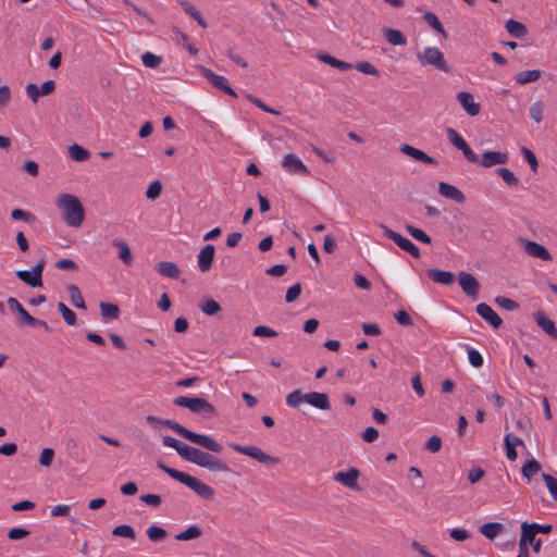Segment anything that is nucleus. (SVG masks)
I'll return each instance as SVG.
<instances>
[{"mask_svg": "<svg viewBox=\"0 0 557 557\" xmlns=\"http://www.w3.org/2000/svg\"><path fill=\"white\" fill-rule=\"evenodd\" d=\"M69 153L74 161L78 162L86 161L90 156L87 149L77 144H73L72 146H70Z\"/></svg>", "mask_w": 557, "mask_h": 557, "instance_id": "4c0bfd02", "label": "nucleus"}, {"mask_svg": "<svg viewBox=\"0 0 557 557\" xmlns=\"http://www.w3.org/2000/svg\"><path fill=\"white\" fill-rule=\"evenodd\" d=\"M146 533H147L149 540L152 542H161L165 539V536L168 534L163 528L158 527V525L149 527L147 529Z\"/></svg>", "mask_w": 557, "mask_h": 557, "instance_id": "de8ad7c7", "label": "nucleus"}, {"mask_svg": "<svg viewBox=\"0 0 557 557\" xmlns=\"http://www.w3.org/2000/svg\"><path fill=\"white\" fill-rule=\"evenodd\" d=\"M423 20L437 33H440L444 38H447V33L444 29L438 17L432 12H425L423 15Z\"/></svg>", "mask_w": 557, "mask_h": 557, "instance_id": "e433bc0d", "label": "nucleus"}, {"mask_svg": "<svg viewBox=\"0 0 557 557\" xmlns=\"http://www.w3.org/2000/svg\"><path fill=\"white\" fill-rule=\"evenodd\" d=\"M417 59L422 66H433L444 73L450 72L444 53L437 47H426L423 51L417 52Z\"/></svg>", "mask_w": 557, "mask_h": 557, "instance_id": "20e7f679", "label": "nucleus"}, {"mask_svg": "<svg viewBox=\"0 0 557 557\" xmlns=\"http://www.w3.org/2000/svg\"><path fill=\"white\" fill-rule=\"evenodd\" d=\"M141 61L146 67L156 69L161 64L162 58L152 52H146L143 54Z\"/></svg>", "mask_w": 557, "mask_h": 557, "instance_id": "8fccbe9b", "label": "nucleus"}, {"mask_svg": "<svg viewBox=\"0 0 557 557\" xmlns=\"http://www.w3.org/2000/svg\"><path fill=\"white\" fill-rule=\"evenodd\" d=\"M496 173L503 178V181L510 187H515L519 185L518 177L507 168H499L496 170Z\"/></svg>", "mask_w": 557, "mask_h": 557, "instance_id": "a19ab883", "label": "nucleus"}, {"mask_svg": "<svg viewBox=\"0 0 557 557\" xmlns=\"http://www.w3.org/2000/svg\"><path fill=\"white\" fill-rule=\"evenodd\" d=\"M112 245L119 249V257L123 261V263L126 265L132 264L133 255L126 242L122 239H114L112 242Z\"/></svg>", "mask_w": 557, "mask_h": 557, "instance_id": "c756f323", "label": "nucleus"}, {"mask_svg": "<svg viewBox=\"0 0 557 557\" xmlns=\"http://www.w3.org/2000/svg\"><path fill=\"white\" fill-rule=\"evenodd\" d=\"M458 281L462 292L468 297L475 300L479 296L480 290L479 281L472 274L467 272H460Z\"/></svg>", "mask_w": 557, "mask_h": 557, "instance_id": "9d476101", "label": "nucleus"}, {"mask_svg": "<svg viewBox=\"0 0 557 557\" xmlns=\"http://www.w3.org/2000/svg\"><path fill=\"white\" fill-rule=\"evenodd\" d=\"M300 294H301V285H300V283H296L287 289L286 295H285V301L288 304L294 302L295 300H297L299 298Z\"/></svg>", "mask_w": 557, "mask_h": 557, "instance_id": "bf43d9fd", "label": "nucleus"}, {"mask_svg": "<svg viewBox=\"0 0 557 557\" xmlns=\"http://www.w3.org/2000/svg\"><path fill=\"white\" fill-rule=\"evenodd\" d=\"M441 447H442V438L437 435L431 436L425 444V449H428L431 453L440 451Z\"/></svg>", "mask_w": 557, "mask_h": 557, "instance_id": "0e129e2a", "label": "nucleus"}, {"mask_svg": "<svg viewBox=\"0 0 557 557\" xmlns=\"http://www.w3.org/2000/svg\"><path fill=\"white\" fill-rule=\"evenodd\" d=\"M58 309L67 325L76 324L77 318H76L75 312L73 310H71L64 302L60 301L58 304Z\"/></svg>", "mask_w": 557, "mask_h": 557, "instance_id": "79ce46f5", "label": "nucleus"}, {"mask_svg": "<svg viewBox=\"0 0 557 557\" xmlns=\"http://www.w3.org/2000/svg\"><path fill=\"white\" fill-rule=\"evenodd\" d=\"M505 27L510 36L518 39L524 38L529 33L528 27L523 23L515 21L512 18L506 22Z\"/></svg>", "mask_w": 557, "mask_h": 557, "instance_id": "a878e982", "label": "nucleus"}, {"mask_svg": "<svg viewBox=\"0 0 557 557\" xmlns=\"http://www.w3.org/2000/svg\"><path fill=\"white\" fill-rule=\"evenodd\" d=\"M535 530L532 528V524L529 522H522L521 523V537L519 543L522 545H530L533 544L535 536H536Z\"/></svg>", "mask_w": 557, "mask_h": 557, "instance_id": "c9c22d12", "label": "nucleus"}, {"mask_svg": "<svg viewBox=\"0 0 557 557\" xmlns=\"http://www.w3.org/2000/svg\"><path fill=\"white\" fill-rule=\"evenodd\" d=\"M230 447L234 449L236 453L246 455L250 458H253L255 460L259 461L260 463L268 465V466H274L280 463L278 457H273L268 454H265L263 450H261L258 446L250 445V446H243L239 444H230Z\"/></svg>", "mask_w": 557, "mask_h": 557, "instance_id": "423d86ee", "label": "nucleus"}, {"mask_svg": "<svg viewBox=\"0 0 557 557\" xmlns=\"http://www.w3.org/2000/svg\"><path fill=\"white\" fill-rule=\"evenodd\" d=\"M10 216L15 221H24L30 224L35 223L37 220L33 213L24 211L22 209H13L10 213Z\"/></svg>", "mask_w": 557, "mask_h": 557, "instance_id": "49530a36", "label": "nucleus"}, {"mask_svg": "<svg viewBox=\"0 0 557 557\" xmlns=\"http://www.w3.org/2000/svg\"><path fill=\"white\" fill-rule=\"evenodd\" d=\"M162 191V184L160 181L152 182L147 190H146V197L150 200L157 199Z\"/></svg>", "mask_w": 557, "mask_h": 557, "instance_id": "4d7b16f0", "label": "nucleus"}, {"mask_svg": "<svg viewBox=\"0 0 557 557\" xmlns=\"http://www.w3.org/2000/svg\"><path fill=\"white\" fill-rule=\"evenodd\" d=\"M318 59L320 61L324 62L325 64H329L332 67L338 69L341 71H348V70L352 69V64L351 63L338 60V59L334 58L333 55H331L329 53H324V52L323 53H319L318 54Z\"/></svg>", "mask_w": 557, "mask_h": 557, "instance_id": "bb28decb", "label": "nucleus"}, {"mask_svg": "<svg viewBox=\"0 0 557 557\" xmlns=\"http://www.w3.org/2000/svg\"><path fill=\"white\" fill-rule=\"evenodd\" d=\"M8 306H9V309L11 311H15L18 313V320H17V324L18 325H30V323H35L34 322V317L30 315L25 309L24 307L21 305V302L15 298V297H9L8 300Z\"/></svg>", "mask_w": 557, "mask_h": 557, "instance_id": "f3484780", "label": "nucleus"}, {"mask_svg": "<svg viewBox=\"0 0 557 557\" xmlns=\"http://www.w3.org/2000/svg\"><path fill=\"white\" fill-rule=\"evenodd\" d=\"M446 134H447V137H448L450 144L454 147H456L458 150H460V148H463V146H466V144H467L466 140L454 128L448 127L446 129Z\"/></svg>", "mask_w": 557, "mask_h": 557, "instance_id": "3c124183", "label": "nucleus"}, {"mask_svg": "<svg viewBox=\"0 0 557 557\" xmlns=\"http://www.w3.org/2000/svg\"><path fill=\"white\" fill-rule=\"evenodd\" d=\"M384 37L393 46H403L407 42L405 35L398 29L385 28Z\"/></svg>", "mask_w": 557, "mask_h": 557, "instance_id": "2f4dec72", "label": "nucleus"}, {"mask_svg": "<svg viewBox=\"0 0 557 557\" xmlns=\"http://www.w3.org/2000/svg\"><path fill=\"white\" fill-rule=\"evenodd\" d=\"M246 99L248 101H250L251 103H253L256 107H258L259 109H261L262 111L267 112V113H270V114H273V115H280L281 112L273 109V108H270L269 106H267L261 99H259L258 97H256L255 95L252 94H246L245 95Z\"/></svg>", "mask_w": 557, "mask_h": 557, "instance_id": "37998d69", "label": "nucleus"}, {"mask_svg": "<svg viewBox=\"0 0 557 557\" xmlns=\"http://www.w3.org/2000/svg\"><path fill=\"white\" fill-rule=\"evenodd\" d=\"M541 471V465L540 462L531 458L528 460L521 468L522 475L528 480L531 481V479Z\"/></svg>", "mask_w": 557, "mask_h": 557, "instance_id": "f704fd0d", "label": "nucleus"}, {"mask_svg": "<svg viewBox=\"0 0 557 557\" xmlns=\"http://www.w3.org/2000/svg\"><path fill=\"white\" fill-rule=\"evenodd\" d=\"M509 156L507 152L500 151H485L479 163L483 168H491L496 164H505L508 162Z\"/></svg>", "mask_w": 557, "mask_h": 557, "instance_id": "dca6fc26", "label": "nucleus"}, {"mask_svg": "<svg viewBox=\"0 0 557 557\" xmlns=\"http://www.w3.org/2000/svg\"><path fill=\"white\" fill-rule=\"evenodd\" d=\"M180 4L184 12L188 14L191 18H194L200 27L207 28V22L202 18L201 14L194 4H191L187 0L181 1Z\"/></svg>", "mask_w": 557, "mask_h": 557, "instance_id": "cd10ccee", "label": "nucleus"}, {"mask_svg": "<svg viewBox=\"0 0 557 557\" xmlns=\"http://www.w3.org/2000/svg\"><path fill=\"white\" fill-rule=\"evenodd\" d=\"M457 99L462 109L470 115L475 116L480 113V103L474 101L473 96L467 91H460L457 94Z\"/></svg>", "mask_w": 557, "mask_h": 557, "instance_id": "a211bd4d", "label": "nucleus"}, {"mask_svg": "<svg viewBox=\"0 0 557 557\" xmlns=\"http://www.w3.org/2000/svg\"><path fill=\"white\" fill-rule=\"evenodd\" d=\"M361 437L367 443H373L379 437V431L373 426H368L361 434Z\"/></svg>", "mask_w": 557, "mask_h": 557, "instance_id": "774afa93", "label": "nucleus"}, {"mask_svg": "<svg viewBox=\"0 0 557 557\" xmlns=\"http://www.w3.org/2000/svg\"><path fill=\"white\" fill-rule=\"evenodd\" d=\"M399 150L405 153L406 156H409L411 157L412 159L417 160V161H420V162H423V163H426V164H431V165H437V160L431 156H429L428 153H425L424 151L416 148V147H412L408 144H403L400 147H399Z\"/></svg>", "mask_w": 557, "mask_h": 557, "instance_id": "2eb2a0df", "label": "nucleus"}, {"mask_svg": "<svg viewBox=\"0 0 557 557\" xmlns=\"http://www.w3.org/2000/svg\"><path fill=\"white\" fill-rule=\"evenodd\" d=\"M542 479L553 499L557 502V479L547 473H542Z\"/></svg>", "mask_w": 557, "mask_h": 557, "instance_id": "603ef678", "label": "nucleus"}, {"mask_svg": "<svg viewBox=\"0 0 557 557\" xmlns=\"http://www.w3.org/2000/svg\"><path fill=\"white\" fill-rule=\"evenodd\" d=\"M200 309L207 315H214L221 310V306L218 301L208 299L200 305Z\"/></svg>", "mask_w": 557, "mask_h": 557, "instance_id": "864d4df0", "label": "nucleus"}, {"mask_svg": "<svg viewBox=\"0 0 557 557\" xmlns=\"http://www.w3.org/2000/svg\"><path fill=\"white\" fill-rule=\"evenodd\" d=\"M356 69L359 72H361L363 74H368V75L377 76L380 74L379 70L374 65H372L370 62H367V61L357 63Z\"/></svg>", "mask_w": 557, "mask_h": 557, "instance_id": "e2e57ef3", "label": "nucleus"}, {"mask_svg": "<svg viewBox=\"0 0 557 557\" xmlns=\"http://www.w3.org/2000/svg\"><path fill=\"white\" fill-rule=\"evenodd\" d=\"M383 234L391 240H393L400 249L410 253L414 258L420 257V249L408 238L401 236L399 233L388 228L386 225L381 224Z\"/></svg>", "mask_w": 557, "mask_h": 557, "instance_id": "6e6552de", "label": "nucleus"}, {"mask_svg": "<svg viewBox=\"0 0 557 557\" xmlns=\"http://www.w3.org/2000/svg\"><path fill=\"white\" fill-rule=\"evenodd\" d=\"M360 476V471L357 468H350L347 471H339L334 474V481L343 484L344 486L352 490L360 491V486L358 485V479Z\"/></svg>", "mask_w": 557, "mask_h": 557, "instance_id": "9b49d317", "label": "nucleus"}, {"mask_svg": "<svg viewBox=\"0 0 557 557\" xmlns=\"http://www.w3.org/2000/svg\"><path fill=\"white\" fill-rule=\"evenodd\" d=\"M282 166L292 174H299L304 176L310 175L309 169L304 162L294 153H287L282 161Z\"/></svg>", "mask_w": 557, "mask_h": 557, "instance_id": "f8f14e48", "label": "nucleus"}, {"mask_svg": "<svg viewBox=\"0 0 557 557\" xmlns=\"http://www.w3.org/2000/svg\"><path fill=\"white\" fill-rule=\"evenodd\" d=\"M45 264L46 260L41 258L32 270H17L15 274L18 280L30 287H42V271Z\"/></svg>", "mask_w": 557, "mask_h": 557, "instance_id": "0eeeda50", "label": "nucleus"}, {"mask_svg": "<svg viewBox=\"0 0 557 557\" xmlns=\"http://www.w3.org/2000/svg\"><path fill=\"white\" fill-rule=\"evenodd\" d=\"M534 320L536 324L547 333L552 338L557 339V327L553 320L547 318L543 311H536L534 313Z\"/></svg>", "mask_w": 557, "mask_h": 557, "instance_id": "4be33fe9", "label": "nucleus"}, {"mask_svg": "<svg viewBox=\"0 0 557 557\" xmlns=\"http://www.w3.org/2000/svg\"><path fill=\"white\" fill-rule=\"evenodd\" d=\"M99 307L103 321L115 320L120 315V308L114 304L101 301Z\"/></svg>", "mask_w": 557, "mask_h": 557, "instance_id": "7c9ffc66", "label": "nucleus"}, {"mask_svg": "<svg viewBox=\"0 0 557 557\" xmlns=\"http://www.w3.org/2000/svg\"><path fill=\"white\" fill-rule=\"evenodd\" d=\"M476 313L488 322L494 329L503 325L502 318L485 302H481L475 308Z\"/></svg>", "mask_w": 557, "mask_h": 557, "instance_id": "4468645a", "label": "nucleus"}, {"mask_svg": "<svg viewBox=\"0 0 557 557\" xmlns=\"http://www.w3.org/2000/svg\"><path fill=\"white\" fill-rule=\"evenodd\" d=\"M157 272L164 277L177 280L181 275V270L177 264L172 261H161L156 265Z\"/></svg>", "mask_w": 557, "mask_h": 557, "instance_id": "b1692460", "label": "nucleus"}, {"mask_svg": "<svg viewBox=\"0 0 557 557\" xmlns=\"http://www.w3.org/2000/svg\"><path fill=\"white\" fill-rule=\"evenodd\" d=\"M199 72L214 88L225 92L231 97H237V94L228 85V81L224 76L215 74L212 70L203 65L199 66Z\"/></svg>", "mask_w": 557, "mask_h": 557, "instance_id": "1a4fd4ad", "label": "nucleus"}, {"mask_svg": "<svg viewBox=\"0 0 557 557\" xmlns=\"http://www.w3.org/2000/svg\"><path fill=\"white\" fill-rule=\"evenodd\" d=\"M201 529L198 525L194 524L187 528L185 531L176 534L175 539L177 541H189L201 536Z\"/></svg>", "mask_w": 557, "mask_h": 557, "instance_id": "58836bf2", "label": "nucleus"}, {"mask_svg": "<svg viewBox=\"0 0 557 557\" xmlns=\"http://www.w3.org/2000/svg\"><path fill=\"white\" fill-rule=\"evenodd\" d=\"M438 193L443 197L454 200L457 203H463L466 201V196L461 190H459L456 186L445 182H441L438 184Z\"/></svg>", "mask_w": 557, "mask_h": 557, "instance_id": "aec40b11", "label": "nucleus"}, {"mask_svg": "<svg viewBox=\"0 0 557 557\" xmlns=\"http://www.w3.org/2000/svg\"><path fill=\"white\" fill-rule=\"evenodd\" d=\"M64 222L71 227H78L85 219V210L81 200L72 194H61L57 200Z\"/></svg>", "mask_w": 557, "mask_h": 557, "instance_id": "f257e3e1", "label": "nucleus"}, {"mask_svg": "<svg viewBox=\"0 0 557 557\" xmlns=\"http://www.w3.org/2000/svg\"><path fill=\"white\" fill-rule=\"evenodd\" d=\"M187 440L213 453H221L223 450V446L220 443L207 435L190 431Z\"/></svg>", "mask_w": 557, "mask_h": 557, "instance_id": "ddd939ff", "label": "nucleus"}, {"mask_svg": "<svg viewBox=\"0 0 557 557\" xmlns=\"http://www.w3.org/2000/svg\"><path fill=\"white\" fill-rule=\"evenodd\" d=\"M173 403L176 406L188 408L195 414H215L214 407L205 398L178 396L173 400Z\"/></svg>", "mask_w": 557, "mask_h": 557, "instance_id": "39448f33", "label": "nucleus"}, {"mask_svg": "<svg viewBox=\"0 0 557 557\" xmlns=\"http://www.w3.org/2000/svg\"><path fill=\"white\" fill-rule=\"evenodd\" d=\"M428 276L437 284L450 285L455 282V274L449 271L440 269H430L426 271Z\"/></svg>", "mask_w": 557, "mask_h": 557, "instance_id": "393cba45", "label": "nucleus"}, {"mask_svg": "<svg viewBox=\"0 0 557 557\" xmlns=\"http://www.w3.org/2000/svg\"><path fill=\"white\" fill-rule=\"evenodd\" d=\"M505 527L499 522H487L480 527V533L485 537L493 540L498 534L503 533Z\"/></svg>", "mask_w": 557, "mask_h": 557, "instance_id": "c85d7f7f", "label": "nucleus"}, {"mask_svg": "<svg viewBox=\"0 0 557 557\" xmlns=\"http://www.w3.org/2000/svg\"><path fill=\"white\" fill-rule=\"evenodd\" d=\"M524 250L529 256L539 258L541 260H552L550 252L543 245H540L536 242L525 240Z\"/></svg>", "mask_w": 557, "mask_h": 557, "instance_id": "412c9836", "label": "nucleus"}, {"mask_svg": "<svg viewBox=\"0 0 557 557\" xmlns=\"http://www.w3.org/2000/svg\"><path fill=\"white\" fill-rule=\"evenodd\" d=\"M544 102L539 100L531 104L529 109L530 116L536 123H541L543 121V112H544Z\"/></svg>", "mask_w": 557, "mask_h": 557, "instance_id": "09e8293b", "label": "nucleus"}, {"mask_svg": "<svg viewBox=\"0 0 557 557\" xmlns=\"http://www.w3.org/2000/svg\"><path fill=\"white\" fill-rule=\"evenodd\" d=\"M468 359L470 364L474 368H480L483 366V357L476 349H468Z\"/></svg>", "mask_w": 557, "mask_h": 557, "instance_id": "680f3d73", "label": "nucleus"}, {"mask_svg": "<svg viewBox=\"0 0 557 557\" xmlns=\"http://www.w3.org/2000/svg\"><path fill=\"white\" fill-rule=\"evenodd\" d=\"M158 467L163 470L168 475H170L172 479L185 484L190 490H193L198 496H200L203 499H212L214 496V491L211 486L208 484L201 482L200 480L184 473L182 471H178L176 469L170 468L163 462H158Z\"/></svg>", "mask_w": 557, "mask_h": 557, "instance_id": "f03ea898", "label": "nucleus"}, {"mask_svg": "<svg viewBox=\"0 0 557 557\" xmlns=\"http://www.w3.org/2000/svg\"><path fill=\"white\" fill-rule=\"evenodd\" d=\"M149 421L152 424H154V426L164 422L169 428H171L173 431H175L177 434L185 437L186 440L189 436V433H190L189 430H187L186 428L182 426L181 424H178L176 422H173L172 420H149Z\"/></svg>", "mask_w": 557, "mask_h": 557, "instance_id": "ea45409f", "label": "nucleus"}, {"mask_svg": "<svg viewBox=\"0 0 557 557\" xmlns=\"http://www.w3.org/2000/svg\"><path fill=\"white\" fill-rule=\"evenodd\" d=\"M114 536H121L128 540H135L136 534L134 529L128 524H120L112 530Z\"/></svg>", "mask_w": 557, "mask_h": 557, "instance_id": "a18cd8bd", "label": "nucleus"}, {"mask_svg": "<svg viewBox=\"0 0 557 557\" xmlns=\"http://www.w3.org/2000/svg\"><path fill=\"white\" fill-rule=\"evenodd\" d=\"M407 232L417 240L423 244H431V237L422 230L412 226L411 224L406 225Z\"/></svg>", "mask_w": 557, "mask_h": 557, "instance_id": "c03bdc74", "label": "nucleus"}, {"mask_svg": "<svg viewBox=\"0 0 557 557\" xmlns=\"http://www.w3.org/2000/svg\"><path fill=\"white\" fill-rule=\"evenodd\" d=\"M495 302L503 309L513 311L519 308V304L510 298L504 296H497Z\"/></svg>", "mask_w": 557, "mask_h": 557, "instance_id": "5fc2aeb1", "label": "nucleus"}, {"mask_svg": "<svg viewBox=\"0 0 557 557\" xmlns=\"http://www.w3.org/2000/svg\"><path fill=\"white\" fill-rule=\"evenodd\" d=\"M541 74L540 70L522 71L516 75L515 79L520 85H527L536 82L541 77Z\"/></svg>", "mask_w": 557, "mask_h": 557, "instance_id": "473e14b6", "label": "nucleus"}, {"mask_svg": "<svg viewBox=\"0 0 557 557\" xmlns=\"http://www.w3.org/2000/svg\"><path fill=\"white\" fill-rule=\"evenodd\" d=\"M29 533L30 532L24 528H12L8 533V537L12 541H16L28 536Z\"/></svg>", "mask_w": 557, "mask_h": 557, "instance_id": "338daca9", "label": "nucleus"}, {"mask_svg": "<svg viewBox=\"0 0 557 557\" xmlns=\"http://www.w3.org/2000/svg\"><path fill=\"white\" fill-rule=\"evenodd\" d=\"M54 267L60 270H78L76 262L72 259H60L54 263Z\"/></svg>", "mask_w": 557, "mask_h": 557, "instance_id": "69168bd1", "label": "nucleus"}, {"mask_svg": "<svg viewBox=\"0 0 557 557\" xmlns=\"http://www.w3.org/2000/svg\"><path fill=\"white\" fill-rule=\"evenodd\" d=\"M66 289L70 294L72 305L77 309H86L85 300L79 288L75 284H70L66 286Z\"/></svg>", "mask_w": 557, "mask_h": 557, "instance_id": "72a5a7b5", "label": "nucleus"}, {"mask_svg": "<svg viewBox=\"0 0 557 557\" xmlns=\"http://www.w3.org/2000/svg\"><path fill=\"white\" fill-rule=\"evenodd\" d=\"M521 152H522L525 161L529 163L530 169L534 173H536L537 172V168H539V162H537V159H536L535 154L530 149H528L527 147H522L521 148Z\"/></svg>", "mask_w": 557, "mask_h": 557, "instance_id": "13d9d810", "label": "nucleus"}, {"mask_svg": "<svg viewBox=\"0 0 557 557\" xmlns=\"http://www.w3.org/2000/svg\"><path fill=\"white\" fill-rule=\"evenodd\" d=\"M252 334L259 337H275L277 332L267 325H258L253 329Z\"/></svg>", "mask_w": 557, "mask_h": 557, "instance_id": "052dcab7", "label": "nucleus"}, {"mask_svg": "<svg viewBox=\"0 0 557 557\" xmlns=\"http://www.w3.org/2000/svg\"><path fill=\"white\" fill-rule=\"evenodd\" d=\"M215 248L213 245L208 244L198 253V268L201 272H207L211 269L214 260Z\"/></svg>", "mask_w": 557, "mask_h": 557, "instance_id": "6ab92c4d", "label": "nucleus"}, {"mask_svg": "<svg viewBox=\"0 0 557 557\" xmlns=\"http://www.w3.org/2000/svg\"><path fill=\"white\" fill-rule=\"evenodd\" d=\"M302 403H306L320 410H329L331 401L329 395L325 393L310 392L304 394L301 389H295L286 397V404L292 408H298Z\"/></svg>", "mask_w": 557, "mask_h": 557, "instance_id": "7ed1b4c3", "label": "nucleus"}, {"mask_svg": "<svg viewBox=\"0 0 557 557\" xmlns=\"http://www.w3.org/2000/svg\"><path fill=\"white\" fill-rule=\"evenodd\" d=\"M200 467L207 468L210 471H222V472H228L230 471V468L225 463V461H223L222 459H220L216 456L211 455V454H209L207 451H206V454L203 456V459H202V462H201Z\"/></svg>", "mask_w": 557, "mask_h": 557, "instance_id": "5701e85b", "label": "nucleus"}, {"mask_svg": "<svg viewBox=\"0 0 557 557\" xmlns=\"http://www.w3.org/2000/svg\"><path fill=\"white\" fill-rule=\"evenodd\" d=\"M54 458V450L52 448H44L39 455V465L42 467H50Z\"/></svg>", "mask_w": 557, "mask_h": 557, "instance_id": "6e6d98bb", "label": "nucleus"}]
</instances>
